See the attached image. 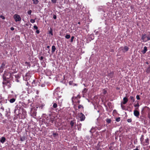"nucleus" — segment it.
<instances>
[{"instance_id":"5fc2aeb1","label":"nucleus","mask_w":150,"mask_h":150,"mask_svg":"<svg viewBox=\"0 0 150 150\" xmlns=\"http://www.w3.org/2000/svg\"><path fill=\"white\" fill-rule=\"evenodd\" d=\"M47 48H50V46H47Z\"/></svg>"},{"instance_id":"c9c22d12","label":"nucleus","mask_w":150,"mask_h":150,"mask_svg":"<svg viewBox=\"0 0 150 150\" xmlns=\"http://www.w3.org/2000/svg\"><path fill=\"white\" fill-rule=\"evenodd\" d=\"M30 22L31 23H34L35 22V21L34 19H32L30 20Z\"/></svg>"},{"instance_id":"412c9836","label":"nucleus","mask_w":150,"mask_h":150,"mask_svg":"<svg viewBox=\"0 0 150 150\" xmlns=\"http://www.w3.org/2000/svg\"><path fill=\"white\" fill-rule=\"evenodd\" d=\"M149 139L148 138L145 139V143L146 145H148L149 144Z\"/></svg>"},{"instance_id":"423d86ee","label":"nucleus","mask_w":150,"mask_h":150,"mask_svg":"<svg viewBox=\"0 0 150 150\" xmlns=\"http://www.w3.org/2000/svg\"><path fill=\"white\" fill-rule=\"evenodd\" d=\"M139 118V120L142 122V123L144 124H146L147 123V121L144 116L143 115L140 116Z\"/></svg>"},{"instance_id":"9d476101","label":"nucleus","mask_w":150,"mask_h":150,"mask_svg":"<svg viewBox=\"0 0 150 150\" xmlns=\"http://www.w3.org/2000/svg\"><path fill=\"white\" fill-rule=\"evenodd\" d=\"M121 49L122 50L123 52H125L128 51L129 50V47L127 46H124L123 47H122L121 48Z\"/></svg>"},{"instance_id":"473e14b6","label":"nucleus","mask_w":150,"mask_h":150,"mask_svg":"<svg viewBox=\"0 0 150 150\" xmlns=\"http://www.w3.org/2000/svg\"><path fill=\"white\" fill-rule=\"evenodd\" d=\"M87 91V89L86 88H84L82 92L83 93H86Z\"/></svg>"},{"instance_id":"49530a36","label":"nucleus","mask_w":150,"mask_h":150,"mask_svg":"<svg viewBox=\"0 0 150 150\" xmlns=\"http://www.w3.org/2000/svg\"><path fill=\"white\" fill-rule=\"evenodd\" d=\"M43 58H44V57H43V56H41V57H40V60H43Z\"/></svg>"},{"instance_id":"f3484780","label":"nucleus","mask_w":150,"mask_h":150,"mask_svg":"<svg viewBox=\"0 0 150 150\" xmlns=\"http://www.w3.org/2000/svg\"><path fill=\"white\" fill-rule=\"evenodd\" d=\"M5 140H6L5 138L4 137H2L1 138V140H0V142L2 143H3L5 142Z\"/></svg>"},{"instance_id":"f8f14e48","label":"nucleus","mask_w":150,"mask_h":150,"mask_svg":"<svg viewBox=\"0 0 150 150\" xmlns=\"http://www.w3.org/2000/svg\"><path fill=\"white\" fill-rule=\"evenodd\" d=\"M36 112L35 111H34L32 110V109H31L30 114H31V116L33 117L35 116L36 115Z\"/></svg>"},{"instance_id":"6ab92c4d","label":"nucleus","mask_w":150,"mask_h":150,"mask_svg":"<svg viewBox=\"0 0 150 150\" xmlns=\"http://www.w3.org/2000/svg\"><path fill=\"white\" fill-rule=\"evenodd\" d=\"M56 50V48L53 45L52 46V52H55Z\"/></svg>"},{"instance_id":"f03ea898","label":"nucleus","mask_w":150,"mask_h":150,"mask_svg":"<svg viewBox=\"0 0 150 150\" xmlns=\"http://www.w3.org/2000/svg\"><path fill=\"white\" fill-rule=\"evenodd\" d=\"M141 39L144 42H146L150 40V33L149 34H144L142 35Z\"/></svg>"},{"instance_id":"603ef678","label":"nucleus","mask_w":150,"mask_h":150,"mask_svg":"<svg viewBox=\"0 0 150 150\" xmlns=\"http://www.w3.org/2000/svg\"><path fill=\"white\" fill-rule=\"evenodd\" d=\"M133 150H139V149L137 148L134 149Z\"/></svg>"},{"instance_id":"7c9ffc66","label":"nucleus","mask_w":150,"mask_h":150,"mask_svg":"<svg viewBox=\"0 0 150 150\" xmlns=\"http://www.w3.org/2000/svg\"><path fill=\"white\" fill-rule=\"evenodd\" d=\"M120 120V118L118 117L116 119V121L117 122H119Z\"/></svg>"},{"instance_id":"3c124183","label":"nucleus","mask_w":150,"mask_h":150,"mask_svg":"<svg viewBox=\"0 0 150 150\" xmlns=\"http://www.w3.org/2000/svg\"><path fill=\"white\" fill-rule=\"evenodd\" d=\"M39 107V106H38L37 105L36 106V109H37L38 108V107Z\"/></svg>"},{"instance_id":"aec40b11","label":"nucleus","mask_w":150,"mask_h":150,"mask_svg":"<svg viewBox=\"0 0 150 150\" xmlns=\"http://www.w3.org/2000/svg\"><path fill=\"white\" fill-rule=\"evenodd\" d=\"M108 75L110 78H112L113 76V73L112 72H110L109 73Z\"/></svg>"},{"instance_id":"6e6d98bb","label":"nucleus","mask_w":150,"mask_h":150,"mask_svg":"<svg viewBox=\"0 0 150 150\" xmlns=\"http://www.w3.org/2000/svg\"><path fill=\"white\" fill-rule=\"evenodd\" d=\"M106 92L105 91L103 93L104 94H105L106 93Z\"/></svg>"},{"instance_id":"bf43d9fd","label":"nucleus","mask_w":150,"mask_h":150,"mask_svg":"<svg viewBox=\"0 0 150 150\" xmlns=\"http://www.w3.org/2000/svg\"><path fill=\"white\" fill-rule=\"evenodd\" d=\"M121 107H122V104H121Z\"/></svg>"},{"instance_id":"58836bf2","label":"nucleus","mask_w":150,"mask_h":150,"mask_svg":"<svg viewBox=\"0 0 150 150\" xmlns=\"http://www.w3.org/2000/svg\"><path fill=\"white\" fill-rule=\"evenodd\" d=\"M51 1L53 3H55L57 2V0H51Z\"/></svg>"},{"instance_id":"4468645a","label":"nucleus","mask_w":150,"mask_h":150,"mask_svg":"<svg viewBox=\"0 0 150 150\" xmlns=\"http://www.w3.org/2000/svg\"><path fill=\"white\" fill-rule=\"evenodd\" d=\"M16 96L15 98H13L10 99L9 100V102L11 103H13L16 100Z\"/></svg>"},{"instance_id":"393cba45","label":"nucleus","mask_w":150,"mask_h":150,"mask_svg":"<svg viewBox=\"0 0 150 150\" xmlns=\"http://www.w3.org/2000/svg\"><path fill=\"white\" fill-rule=\"evenodd\" d=\"M24 65L25 66H28L29 67H30V63L27 62H25V64Z\"/></svg>"},{"instance_id":"79ce46f5","label":"nucleus","mask_w":150,"mask_h":150,"mask_svg":"<svg viewBox=\"0 0 150 150\" xmlns=\"http://www.w3.org/2000/svg\"><path fill=\"white\" fill-rule=\"evenodd\" d=\"M49 34H50L52 35H53L52 30H51L49 31Z\"/></svg>"},{"instance_id":"c85d7f7f","label":"nucleus","mask_w":150,"mask_h":150,"mask_svg":"<svg viewBox=\"0 0 150 150\" xmlns=\"http://www.w3.org/2000/svg\"><path fill=\"white\" fill-rule=\"evenodd\" d=\"M57 107V105L56 103H54L53 104V107L54 108H56Z\"/></svg>"},{"instance_id":"a878e982","label":"nucleus","mask_w":150,"mask_h":150,"mask_svg":"<svg viewBox=\"0 0 150 150\" xmlns=\"http://www.w3.org/2000/svg\"><path fill=\"white\" fill-rule=\"evenodd\" d=\"M144 136L143 135H142L141 137L140 138V140L141 142H142L144 140Z\"/></svg>"},{"instance_id":"20e7f679","label":"nucleus","mask_w":150,"mask_h":150,"mask_svg":"<svg viewBox=\"0 0 150 150\" xmlns=\"http://www.w3.org/2000/svg\"><path fill=\"white\" fill-rule=\"evenodd\" d=\"M78 116L80 119V121H83L85 120V116L82 113H79Z\"/></svg>"},{"instance_id":"8fccbe9b","label":"nucleus","mask_w":150,"mask_h":150,"mask_svg":"<svg viewBox=\"0 0 150 150\" xmlns=\"http://www.w3.org/2000/svg\"><path fill=\"white\" fill-rule=\"evenodd\" d=\"M6 116L7 117H8L9 116V115L7 114H6Z\"/></svg>"},{"instance_id":"ddd939ff","label":"nucleus","mask_w":150,"mask_h":150,"mask_svg":"<svg viewBox=\"0 0 150 150\" xmlns=\"http://www.w3.org/2000/svg\"><path fill=\"white\" fill-rule=\"evenodd\" d=\"M123 102L122 103L123 104H126L128 101V99L126 97H125L123 98Z\"/></svg>"},{"instance_id":"4be33fe9","label":"nucleus","mask_w":150,"mask_h":150,"mask_svg":"<svg viewBox=\"0 0 150 150\" xmlns=\"http://www.w3.org/2000/svg\"><path fill=\"white\" fill-rule=\"evenodd\" d=\"M106 122L108 124L110 123L111 121V120L110 119H109L108 118H107L106 120Z\"/></svg>"},{"instance_id":"2f4dec72","label":"nucleus","mask_w":150,"mask_h":150,"mask_svg":"<svg viewBox=\"0 0 150 150\" xmlns=\"http://www.w3.org/2000/svg\"><path fill=\"white\" fill-rule=\"evenodd\" d=\"M32 12V11L30 10L28 11L27 13L28 15H30L31 14Z\"/></svg>"},{"instance_id":"13d9d810","label":"nucleus","mask_w":150,"mask_h":150,"mask_svg":"<svg viewBox=\"0 0 150 150\" xmlns=\"http://www.w3.org/2000/svg\"><path fill=\"white\" fill-rule=\"evenodd\" d=\"M78 24H80V22H79L78 23Z\"/></svg>"},{"instance_id":"b1692460","label":"nucleus","mask_w":150,"mask_h":150,"mask_svg":"<svg viewBox=\"0 0 150 150\" xmlns=\"http://www.w3.org/2000/svg\"><path fill=\"white\" fill-rule=\"evenodd\" d=\"M33 3L34 4H37L38 3V0H33Z\"/></svg>"},{"instance_id":"864d4df0","label":"nucleus","mask_w":150,"mask_h":150,"mask_svg":"<svg viewBox=\"0 0 150 150\" xmlns=\"http://www.w3.org/2000/svg\"><path fill=\"white\" fill-rule=\"evenodd\" d=\"M8 98H11V96H9L8 97Z\"/></svg>"},{"instance_id":"09e8293b","label":"nucleus","mask_w":150,"mask_h":150,"mask_svg":"<svg viewBox=\"0 0 150 150\" xmlns=\"http://www.w3.org/2000/svg\"><path fill=\"white\" fill-rule=\"evenodd\" d=\"M36 32L37 34H39L40 33V31L39 30H36Z\"/></svg>"},{"instance_id":"4c0bfd02","label":"nucleus","mask_w":150,"mask_h":150,"mask_svg":"<svg viewBox=\"0 0 150 150\" xmlns=\"http://www.w3.org/2000/svg\"><path fill=\"white\" fill-rule=\"evenodd\" d=\"M0 18H2L3 20H4L5 19V17L2 15L0 16Z\"/></svg>"},{"instance_id":"a18cd8bd","label":"nucleus","mask_w":150,"mask_h":150,"mask_svg":"<svg viewBox=\"0 0 150 150\" xmlns=\"http://www.w3.org/2000/svg\"><path fill=\"white\" fill-rule=\"evenodd\" d=\"M53 18L54 19H56L57 18V16L56 15H54L53 16Z\"/></svg>"},{"instance_id":"c756f323","label":"nucleus","mask_w":150,"mask_h":150,"mask_svg":"<svg viewBox=\"0 0 150 150\" xmlns=\"http://www.w3.org/2000/svg\"><path fill=\"white\" fill-rule=\"evenodd\" d=\"M130 99L133 101V102H134V99L133 97L130 96Z\"/></svg>"},{"instance_id":"72a5a7b5","label":"nucleus","mask_w":150,"mask_h":150,"mask_svg":"<svg viewBox=\"0 0 150 150\" xmlns=\"http://www.w3.org/2000/svg\"><path fill=\"white\" fill-rule=\"evenodd\" d=\"M147 116L150 119V110L149 111L148 113Z\"/></svg>"},{"instance_id":"6e6552de","label":"nucleus","mask_w":150,"mask_h":150,"mask_svg":"<svg viewBox=\"0 0 150 150\" xmlns=\"http://www.w3.org/2000/svg\"><path fill=\"white\" fill-rule=\"evenodd\" d=\"M137 110H135L134 111V115L137 118H139V112Z\"/></svg>"},{"instance_id":"f257e3e1","label":"nucleus","mask_w":150,"mask_h":150,"mask_svg":"<svg viewBox=\"0 0 150 150\" xmlns=\"http://www.w3.org/2000/svg\"><path fill=\"white\" fill-rule=\"evenodd\" d=\"M3 87H5L6 86L7 88H10L11 84L10 80L12 79L11 74L5 71L3 76Z\"/></svg>"},{"instance_id":"dca6fc26","label":"nucleus","mask_w":150,"mask_h":150,"mask_svg":"<svg viewBox=\"0 0 150 150\" xmlns=\"http://www.w3.org/2000/svg\"><path fill=\"white\" fill-rule=\"evenodd\" d=\"M147 51V47L145 46L144 47V50L142 51V52L143 54H144L146 53V52Z\"/></svg>"},{"instance_id":"7ed1b4c3","label":"nucleus","mask_w":150,"mask_h":150,"mask_svg":"<svg viewBox=\"0 0 150 150\" xmlns=\"http://www.w3.org/2000/svg\"><path fill=\"white\" fill-rule=\"evenodd\" d=\"M46 122L48 125H51L53 124L54 121V119L53 118H49L47 117L46 118Z\"/></svg>"},{"instance_id":"f704fd0d","label":"nucleus","mask_w":150,"mask_h":150,"mask_svg":"<svg viewBox=\"0 0 150 150\" xmlns=\"http://www.w3.org/2000/svg\"><path fill=\"white\" fill-rule=\"evenodd\" d=\"M44 105H44L43 104H41V105H40L39 106V108H40L41 109H42L43 108Z\"/></svg>"},{"instance_id":"39448f33","label":"nucleus","mask_w":150,"mask_h":150,"mask_svg":"<svg viewBox=\"0 0 150 150\" xmlns=\"http://www.w3.org/2000/svg\"><path fill=\"white\" fill-rule=\"evenodd\" d=\"M13 17L16 22L20 21L21 20V18L20 16L17 14H15L13 16Z\"/></svg>"},{"instance_id":"a211bd4d","label":"nucleus","mask_w":150,"mask_h":150,"mask_svg":"<svg viewBox=\"0 0 150 150\" xmlns=\"http://www.w3.org/2000/svg\"><path fill=\"white\" fill-rule=\"evenodd\" d=\"M139 106V105L138 103H137L136 104L134 105V106L136 108L135 110L138 109Z\"/></svg>"},{"instance_id":"1a4fd4ad","label":"nucleus","mask_w":150,"mask_h":150,"mask_svg":"<svg viewBox=\"0 0 150 150\" xmlns=\"http://www.w3.org/2000/svg\"><path fill=\"white\" fill-rule=\"evenodd\" d=\"M6 64V62H3L2 63L0 68L1 72V73L3 71V69L5 68Z\"/></svg>"},{"instance_id":"4d7b16f0","label":"nucleus","mask_w":150,"mask_h":150,"mask_svg":"<svg viewBox=\"0 0 150 150\" xmlns=\"http://www.w3.org/2000/svg\"><path fill=\"white\" fill-rule=\"evenodd\" d=\"M77 97H79V98H80V96H79V95L77 96Z\"/></svg>"},{"instance_id":"bb28decb","label":"nucleus","mask_w":150,"mask_h":150,"mask_svg":"<svg viewBox=\"0 0 150 150\" xmlns=\"http://www.w3.org/2000/svg\"><path fill=\"white\" fill-rule=\"evenodd\" d=\"M146 72L147 73H150V66H149L147 69Z\"/></svg>"},{"instance_id":"e433bc0d","label":"nucleus","mask_w":150,"mask_h":150,"mask_svg":"<svg viewBox=\"0 0 150 150\" xmlns=\"http://www.w3.org/2000/svg\"><path fill=\"white\" fill-rule=\"evenodd\" d=\"M74 38V36H72L71 37V42H72L73 41V40Z\"/></svg>"},{"instance_id":"37998d69","label":"nucleus","mask_w":150,"mask_h":150,"mask_svg":"<svg viewBox=\"0 0 150 150\" xmlns=\"http://www.w3.org/2000/svg\"><path fill=\"white\" fill-rule=\"evenodd\" d=\"M136 98L137 100H140V98L139 96L138 95H137L136 96Z\"/></svg>"},{"instance_id":"9b49d317","label":"nucleus","mask_w":150,"mask_h":150,"mask_svg":"<svg viewBox=\"0 0 150 150\" xmlns=\"http://www.w3.org/2000/svg\"><path fill=\"white\" fill-rule=\"evenodd\" d=\"M54 95L56 96V98L57 97L60 98L61 96L60 94V92L57 91H56L55 92Z\"/></svg>"},{"instance_id":"0eeeda50","label":"nucleus","mask_w":150,"mask_h":150,"mask_svg":"<svg viewBox=\"0 0 150 150\" xmlns=\"http://www.w3.org/2000/svg\"><path fill=\"white\" fill-rule=\"evenodd\" d=\"M7 103V100L6 99H5L4 98L1 97L0 98V104L2 105L3 104L6 103Z\"/></svg>"},{"instance_id":"a19ab883","label":"nucleus","mask_w":150,"mask_h":150,"mask_svg":"<svg viewBox=\"0 0 150 150\" xmlns=\"http://www.w3.org/2000/svg\"><path fill=\"white\" fill-rule=\"evenodd\" d=\"M127 121L128 122H131L132 121V120L131 119H128Z\"/></svg>"},{"instance_id":"2eb2a0df","label":"nucleus","mask_w":150,"mask_h":150,"mask_svg":"<svg viewBox=\"0 0 150 150\" xmlns=\"http://www.w3.org/2000/svg\"><path fill=\"white\" fill-rule=\"evenodd\" d=\"M75 123V122L74 120H73L71 121L70 124L71 126V127L72 128L73 127V126H74V124Z\"/></svg>"},{"instance_id":"de8ad7c7","label":"nucleus","mask_w":150,"mask_h":150,"mask_svg":"<svg viewBox=\"0 0 150 150\" xmlns=\"http://www.w3.org/2000/svg\"><path fill=\"white\" fill-rule=\"evenodd\" d=\"M14 28H13V27H11V30H14Z\"/></svg>"},{"instance_id":"052dcab7","label":"nucleus","mask_w":150,"mask_h":150,"mask_svg":"<svg viewBox=\"0 0 150 150\" xmlns=\"http://www.w3.org/2000/svg\"><path fill=\"white\" fill-rule=\"evenodd\" d=\"M17 82H18V80H17Z\"/></svg>"},{"instance_id":"680f3d73","label":"nucleus","mask_w":150,"mask_h":150,"mask_svg":"<svg viewBox=\"0 0 150 150\" xmlns=\"http://www.w3.org/2000/svg\"><path fill=\"white\" fill-rule=\"evenodd\" d=\"M80 125H81V124H79Z\"/></svg>"},{"instance_id":"5701e85b","label":"nucleus","mask_w":150,"mask_h":150,"mask_svg":"<svg viewBox=\"0 0 150 150\" xmlns=\"http://www.w3.org/2000/svg\"><path fill=\"white\" fill-rule=\"evenodd\" d=\"M4 110V108L3 107L2 105H0V111L1 112H3Z\"/></svg>"},{"instance_id":"c03bdc74","label":"nucleus","mask_w":150,"mask_h":150,"mask_svg":"<svg viewBox=\"0 0 150 150\" xmlns=\"http://www.w3.org/2000/svg\"><path fill=\"white\" fill-rule=\"evenodd\" d=\"M34 29L37 30L38 29V27L36 25H35L33 27Z\"/></svg>"},{"instance_id":"ea45409f","label":"nucleus","mask_w":150,"mask_h":150,"mask_svg":"<svg viewBox=\"0 0 150 150\" xmlns=\"http://www.w3.org/2000/svg\"><path fill=\"white\" fill-rule=\"evenodd\" d=\"M78 108L79 109H80V108H83V106H82L81 105H78Z\"/></svg>"},{"instance_id":"cd10ccee","label":"nucleus","mask_w":150,"mask_h":150,"mask_svg":"<svg viewBox=\"0 0 150 150\" xmlns=\"http://www.w3.org/2000/svg\"><path fill=\"white\" fill-rule=\"evenodd\" d=\"M70 35H67L65 36V38H67V39H69L70 38Z\"/></svg>"}]
</instances>
